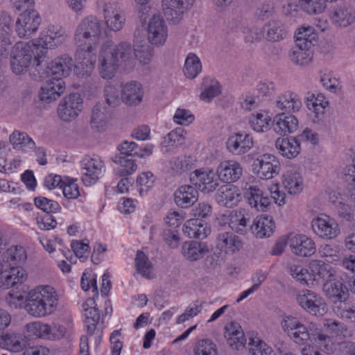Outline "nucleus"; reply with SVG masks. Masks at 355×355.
I'll return each instance as SVG.
<instances>
[{"label":"nucleus","mask_w":355,"mask_h":355,"mask_svg":"<svg viewBox=\"0 0 355 355\" xmlns=\"http://www.w3.org/2000/svg\"><path fill=\"white\" fill-rule=\"evenodd\" d=\"M67 35L65 30L55 25H49L44 33V37L29 41L18 42L15 45L10 60L12 71L16 74L25 72L33 59V64L39 67L44 61L46 49L62 45Z\"/></svg>","instance_id":"obj_1"},{"label":"nucleus","mask_w":355,"mask_h":355,"mask_svg":"<svg viewBox=\"0 0 355 355\" xmlns=\"http://www.w3.org/2000/svg\"><path fill=\"white\" fill-rule=\"evenodd\" d=\"M58 301V295L53 287L40 286L27 294L24 309L29 315L42 318L55 311Z\"/></svg>","instance_id":"obj_2"},{"label":"nucleus","mask_w":355,"mask_h":355,"mask_svg":"<svg viewBox=\"0 0 355 355\" xmlns=\"http://www.w3.org/2000/svg\"><path fill=\"white\" fill-rule=\"evenodd\" d=\"M101 21L94 15L83 18L74 32V41L78 46H97L102 37Z\"/></svg>","instance_id":"obj_3"},{"label":"nucleus","mask_w":355,"mask_h":355,"mask_svg":"<svg viewBox=\"0 0 355 355\" xmlns=\"http://www.w3.org/2000/svg\"><path fill=\"white\" fill-rule=\"evenodd\" d=\"M281 327L294 343L304 345L311 339L313 331L311 327H315V324H311L306 327L298 318L292 315H285L281 321Z\"/></svg>","instance_id":"obj_4"},{"label":"nucleus","mask_w":355,"mask_h":355,"mask_svg":"<svg viewBox=\"0 0 355 355\" xmlns=\"http://www.w3.org/2000/svg\"><path fill=\"white\" fill-rule=\"evenodd\" d=\"M281 166L279 160L272 155L263 154L254 160L252 170L254 174L263 180H270L278 175Z\"/></svg>","instance_id":"obj_5"},{"label":"nucleus","mask_w":355,"mask_h":355,"mask_svg":"<svg viewBox=\"0 0 355 355\" xmlns=\"http://www.w3.org/2000/svg\"><path fill=\"white\" fill-rule=\"evenodd\" d=\"M168 26L160 14H154L149 19L147 27V39L150 45L160 47L168 38Z\"/></svg>","instance_id":"obj_6"},{"label":"nucleus","mask_w":355,"mask_h":355,"mask_svg":"<svg viewBox=\"0 0 355 355\" xmlns=\"http://www.w3.org/2000/svg\"><path fill=\"white\" fill-rule=\"evenodd\" d=\"M119 60L113 53L110 42L104 44L100 50L98 55V69L101 76L104 79L112 78L119 67Z\"/></svg>","instance_id":"obj_7"},{"label":"nucleus","mask_w":355,"mask_h":355,"mask_svg":"<svg viewBox=\"0 0 355 355\" xmlns=\"http://www.w3.org/2000/svg\"><path fill=\"white\" fill-rule=\"evenodd\" d=\"M82 170V181L89 187L94 184L101 177L105 171V164L101 157H85L80 162Z\"/></svg>","instance_id":"obj_8"},{"label":"nucleus","mask_w":355,"mask_h":355,"mask_svg":"<svg viewBox=\"0 0 355 355\" xmlns=\"http://www.w3.org/2000/svg\"><path fill=\"white\" fill-rule=\"evenodd\" d=\"M97 46H78L76 58L75 73L79 77H87L92 73L96 62V49Z\"/></svg>","instance_id":"obj_9"},{"label":"nucleus","mask_w":355,"mask_h":355,"mask_svg":"<svg viewBox=\"0 0 355 355\" xmlns=\"http://www.w3.org/2000/svg\"><path fill=\"white\" fill-rule=\"evenodd\" d=\"M194 2L195 0H162L163 14L169 23L178 24Z\"/></svg>","instance_id":"obj_10"},{"label":"nucleus","mask_w":355,"mask_h":355,"mask_svg":"<svg viewBox=\"0 0 355 355\" xmlns=\"http://www.w3.org/2000/svg\"><path fill=\"white\" fill-rule=\"evenodd\" d=\"M103 13L105 24L110 31L116 32L122 29L125 23V14L118 3H105Z\"/></svg>","instance_id":"obj_11"},{"label":"nucleus","mask_w":355,"mask_h":355,"mask_svg":"<svg viewBox=\"0 0 355 355\" xmlns=\"http://www.w3.org/2000/svg\"><path fill=\"white\" fill-rule=\"evenodd\" d=\"M41 24V18L37 10L23 12L15 23V31L21 38H27L35 33Z\"/></svg>","instance_id":"obj_12"},{"label":"nucleus","mask_w":355,"mask_h":355,"mask_svg":"<svg viewBox=\"0 0 355 355\" xmlns=\"http://www.w3.org/2000/svg\"><path fill=\"white\" fill-rule=\"evenodd\" d=\"M83 98L78 93H73L64 98L58 107V114L64 121L76 119L83 107Z\"/></svg>","instance_id":"obj_13"},{"label":"nucleus","mask_w":355,"mask_h":355,"mask_svg":"<svg viewBox=\"0 0 355 355\" xmlns=\"http://www.w3.org/2000/svg\"><path fill=\"white\" fill-rule=\"evenodd\" d=\"M296 301L302 309L313 315L321 314L320 309L322 311H324L322 298L313 291L309 289L301 291L296 296Z\"/></svg>","instance_id":"obj_14"},{"label":"nucleus","mask_w":355,"mask_h":355,"mask_svg":"<svg viewBox=\"0 0 355 355\" xmlns=\"http://www.w3.org/2000/svg\"><path fill=\"white\" fill-rule=\"evenodd\" d=\"M254 146L253 137L245 132L234 133L226 141L227 149L234 155L247 153Z\"/></svg>","instance_id":"obj_15"},{"label":"nucleus","mask_w":355,"mask_h":355,"mask_svg":"<svg viewBox=\"0 0 355 355\" xmlns=\"http://www.w3.org/2000/svg\"><path fill=\"white\" fill-rule=\"evenodd\" d=\"M312 228L318 236L323 239H332L340 233L339 226L336 220L327 215L313 219Z\"/></svg>","instance_id":"obj_16"},{"label":"nucleus","mask_w":355,"mask_h":355,"mask_svg":"<svg viewBox=\"0 0 355 355\" xmlns=\"http://www.w3.org/2000/svg\"><path fill=\"white\" fill-rule=\"evenodd\" d=\"M190 180L204 193L211 192L218 186L216 174L212 170H196L191 174Z\"/></svg>","instance_id":"obj_17"},{"label":"nucleus","mask_w":355,"mask_h":355,"mask_svg":"<svg viewBox=\"0 0 355 355\" xmlns=\"http://www.w3.org/2000/svg\"><path fill=\"white\" fill-rule=\"evenodd\" d=\"M73 66V60L67 55L55 58L46 68L45 73L48 78L62 79L68 76Z\"/></svg>","instance_id":"obj_18"},{"label":"nucleus","mask_w":355,"mask_h":355,"mask_svg":"<svg viewBox=\"0 0 355 355\" xmlns=\"http://www.w3.org/2000/svg\"><path fill=\"white\" fill-rule=\"evenodd\" d=\"M293 253L300 257H309L315 252V245L313 240L304 234L291 236L288 241Z\"/></svg>","instance_id":"obj_19"},{"label":"nucleus","mask_w":355,"mask_h":355,"mask_svg":"<svg viewBox=\"0 0 355 355\" xmlns=\"http://www.w3.org/2000/svg\"><path fill=\"white\" fill-rule=\"evenodd\" d=\"M332 23L338 27H347L355 23V10L347 4L335 6L330 15Z\"/></svg>","instance_id":"obj_20"},{"label":"nucleus","mask_w":355,"mask_h":355,"mask_svg":"<svg viewBox=\"0 0 355 355\" xmlns=\"http://www.w3.org/2000/svg\"><path fill=\"white\" fill-rule=\"evenodd\" d=\"M65 90V83L62 79L51 78L44 83L40 88V98L45 103L56 100Z\"/></svg>","instance_id":"obj_21"},{"label":"nucleus","mask_w":355,"mask_h":355,"mask_svg":"<svg viewBox=\"0 0 355 355\" xmlns=\"http://www.w3.org/2000/svg\"><path fill=\"white\" fill-rule=\"evenodd\" d=\"M144 96V89L142 85L137 81H130L122 86L121 100L130 106H136L140 104Z\"/></svg>","instance_id":"obj_22"},{"label":"nucleus","mask_w":355,"mask_h":355,"mask_svg":"<svg viewBox=\"0 0 355 355\" xmlns=\"http://www.w3.org/2000/svg\"><path fill=\"white\" fill-rule=\"evenodd\" d=\"M218 178L225 182H235L243 174V167L235 160L222 162L217 168Z\"/></svg>","instance_id":"obj_23"},{"label":"nucleus","mask_w":355,"mask_h":355,"mask_svg":"<svg viewBox=\"0 0 355 355\" xmlns=\"http://www.w3.org/2000/svg\"><path fill=\"white\" fill-rule=\"evenodd\" d=\"M242 246L241 240L233 232H220L216 238V248L225 254H232L239 251Z\"/></svg>","instance_id":"obj_24"},{"label":"nucleus","mask_w":355,"mask_h":355,"mask_svg":"<svg viewBox=\"0 0 355 355\" xmlns=\"http://www.w3.org/2000/svg\"><path fill=\"white\" fill-rule=\"evenodd\" d=\"M0 264V286L4 288L14 286L15 284L24 282L26 279V270L18 266H10L9 270L2 269Z\"/></svg>","instance_id":"obj_25"},{"label":"nucleus","mask_w":355,"mask_h":355,"mask_svg":"<svg viewBox=\"0 0 355 355\" xmlns=\"http://www.w3.org/2000/svg\"><path fill=\"white\" fill-rule=\"evenodd\" d=\"M245 195L249 205L259 211H266L270 207V199L256 186L250 185L245 188Z\"/></svg>","instance_id":"obj_26"},{"label":"nucleus","mask_w":355,"mask_h":355,"mask_svg":"<svg viewBox=\"0 0 355 355\" xmlns=\"http://www.w3.org/2000/svg\"><path fill=\"white\" fill-rule=\"evenodd\" d=\"M184 234L189 238L204 239L211 232L209 225L199 218L187 220L183 225Z\"/></svg>","instance_id":"obj_27"},{"label":"nucleus","mask_w":355,"mask_h":355,"mask_svg":"<svg viewBox=\"0 0 355 355\" xmlns=\"http://www.w3.org/2000/svg\"><path fill=\"white\" fill-rule=\"evenodd\" d=\"M275 227V222L270 216L262 215L257 216L250 226L253 235L258 239L270 236Z\"/></svg>","instance_id":"obj_28"},{"label":"nucleus","mask_w":355,"mask_h":355,"mask_svg":"<svg viewBox=\"0 0 355 355\" xmlns=\"http://www.w3.org/2000/svg\"><path fill=\"white\" fill-rule=\"evenodd\" d=\"M298 127V120L293 114L284 112L276 114L273 119L274 130L279 135L295 132Z\"/></svg>","instance_id":"obj_29"},{"label":"nucleus","mask_w":355,"mask_h":355,"mask_svg":"<svg viewBox=\"0 0 355 355\" xmlns=\"http://www.w3.org/2000/svg\"><path fill=\"white\" fill-rule=\"evenodd\" d=\"M239 189L232 184L223 185L218 189L216 200L221 206L232 207L240 201Z\"/></svg>","instance_id":"obj_30"},{"label":"nucleus","mask_w":355,"mask_h":355,"mask_svg":"<svg viewBox=\"0 0 355 355\" xmlns=\"http://www.w3.org/2000/svg\"><path fill=\"white\" fill-rule=\"evenodd\" d=\"M323 291L325 295L334 302L340 304L346 301L348 297V290L340 280H331L323 284Z\"/></svg>","instance_id":"obj_31"},{"label":"nucleus","mask_w":355,"mask_h":355,"mask_svg":"<svg viewBox=\"0 0 355 355\" xmlns=\"http://www.w3.org/2000/svg\"><path fill=\"white\" fill-rule=\"evenodd\" d=\"M198 198V192L196 188L190 185L180 187L174 193L176 205L182 208L193 205Z\"/></svg>","instance_id":"obj_32"},{"label":"nucleus","mask_w":355,"mask_h":355,"mask_svg":"<svg viewBox=\"0 0 355 355\" xmlns=\"http://www.w3.org/2000/svg\"><path fill=\"white\" fill-rule=\"evenodd\" d=\"M85 324L87 333L92 335L96 329V324L100 319L99 311L96 308V302L94 299H87L83 304Z\"/></svg>","instance_id":"obj_33"},{"label":"nucleus","mask_w":355,"mask_h":355,"mask_svg":"<svg viewBox=\"0 0 355 355\" xmlns=\"http://www.w3.org/2000/svg\"><path fill=\"white\" fill-rule=\"evenodd\" d=\"M185 135L186 132L182 128H178L171 131L163 138L161 143V150L164 153H168L182 146L185 141Z\"/></svg>","instance_id":"obj_34"},{"label":"nucleus","mask_w":355,"mask_h":355,"mask_svg":"<svg viewBox=\"0 0 355 355\" xmlns=\"http://www.w3.org/2000/svg\"><path fill=\"white\" fill-rule=\"evenodd\" d=\"M275 107L280 110L295 112L300 110L302 101L297 94L288 92L277 97Z\"/></svg>","instance_id":"obj_35"},{"label":"nucleus","mask_w":355,"mask_h":355,"mask_svg":"<svg viewBox=\"0 0 355 355\" xmlns=\"http://www.w3.org/2000/svg\"><path fill=\"white\" fill-rule=\"evenodd\" d=\"M275 147L279 154L288 159L295 157L300 150L299 141L295 137L278 138L275 141Z\"/></svg>","instance_id":"obj_36"},{"label":"nucleus","mask_w":355,"mask_h":355,"mask_svg":"<svg viewBox=\"0 0 355 355\" xmlns=\"http://www.w3.org/2000/svg\"><path fill=\"white\" fill-rule=\"evenodd\" d=\"M208 252V247L205 243L197 241L184 242L182 247L183 256L189 261H195L202 258Z\"/></svg>","instance_id":"obj_37"},{"label":"nucleus","mask_w":355,"mask_h":355,"mask_svg":"<svg viewBox=\"0 0 355 355\" xmlns=\"http://www.w3.org/2000/svg\"><path fill=\"white\" fill-rule=\"evenodd\" d=\"M110 110L103 103H97L92 110L90 121L92 128L99 132L104 130L110 118Z\"/></svg>","instance_id":"obj_38"},{"label":"nucleus","mask_w":355,"mask_h":355,"mask_svg":"<svg viewBox=\"0 0 355 355\" xmlns=\"http://www.w3.org/2000/svg\"><path fill=\"white\" fill-rule=\"evenodd\" d=\"M0 343L4 348L14 353L24 351L27 343L24 336L16 333L3 334Z\"/></svg>","instance_id":"obj_39"},{"label":"nucleus","mask_w":355,"mask_h":355,"mask_svg":"<svg viewBox=\"0 0 355 355\" xmlns=\"http://www.w3.org/2000/svg\"><path fill=\"white\" fill-rule=\"evenodd\" d=\"M10 143L14 149L28 153L33 150L35 143L25 132L15 130L9 137Z\"/></svg>","instance_id":"obj_40"},{"label":"nucleus","mask_w":355,"mask_h":355,"mask_svg":"<svg viewBox=\"0 0 355 355\" xmlns=\"http://www.w3.org/2000/svg\"><path fill=\"white\" fill-rule=\"evenodd\" d=\"M113 162L119 166L114 169V173L119 177H127L135 173L137 169L135 160L129 156L116 155Z\"/></svg>","instance_id":"obj_41"},{"label":"nucleus","mask_w":355,"mask_h":355,"mask_svg":"<svg viewBox=\"0 0 355 355\" xmlns=\"http://www.w3.org/2000/svg\"><path fill=\"white\" fill-rule=\"evenodd\" d=\"M265 38L270 42H278L284 40L287 35L284 24L278 20H271L263 28Z\"/></svg>","instance_id":"obj_42"},{"label":"nucleus","mask_w":355,"mask_h":355,"mask_svg":"<svg viewBox=\"0 0 355 355\" xmlns=\"http://www.w3.org/2000/svg\"><path fill=\"white\" fill-rule=\"evenodd\" d=\"M282 184L288 193L295 195L303 189V179L301 175L294 171H286L282 177Z\"/></svg>","instance_id":"obj_43"},{"label":"nucleus","mask_w":355,"mask_h":355,"mask_svg":"<svg viewBox=\"0 0 355 355\" xmlns=\"http://www.w3.org/2000/svg\"><path fill=\"white\" fill-rule=\"evenodd\" d=\"M309 269L314 280L318 281L321 279L324 282H327L335 277L334 271L331 267L320 260L311 261Z\"/></svg>","instance_id":"obj_44"},{"label":"nucleus","mask_w":355,"mask_h":355,"mask_svg":"<svg viewBox=\"0 0 355 355\" xmlns=\"http://www.w3.org/2000/svg\"><path fill=\"white\" fill-rule=\"evenodd\" d=\"M317 43L316 34L312 27H302L295 34V45L300 48L311 49Z\"/></svg>","instance_id":"obj_45"},{"label":"nucleus","mask_w":355,"mask_h":355,"mask_svg":"<svg viewBox=\"0 0 355 355\" xmlns=\"http://www.w3.org/2000/svg\"><path fill=\"white\" fill-rule=\"evenodd\" d=\"M192 158L181 155L172 157L168 162V171L173 175H181L192 168Z\"/></svg>","instance_id":"obj_46"},{"label":"nucleus","mask_w":355,"mask_h":355,"mask_svg":"<svg viewBox=\"0 0 355 355\" xmlns=\"http://www.w3.org/2000/svg\"><path fill=\"white\" fill-rule=\"evenodd\" d=\"M332 203L335 205L338 216L347 220L351 221L355 216V206H351L343 201L341 197H337L335 192L330 194L329 197Z\"/></svg>","instance_id":"obj_47"},{"label":"nucleus","mask_w":355,"mask_h":355,"mask_svg":"<svg viewBox=\"0 0 355 355\" xmlns=\"http://www.w3.org/2000/svg\"><path fill=\"white\" fill-rule=\"evenodd\" d=\"M26 258V252L21 245H12L3 253V261L10 266L21 263Z\"/></svg>","instance_id":"obj_48"},{"label":"nucleus","mask_w":355,"mask_h":355,"mask_svg":"<svg viewBox=\"0 0 355 355\" xmlns=\"http://www.w3.org/2000/svg\"><path fill=\"white\" fill-rule=\"evenodd\" d=\"M202 91L200 95V99L205 101H210L217 96L221 92L219 83L211 78H205L202 83Z\"/></svg>","instance_id":"obj_49"},{"label":"nucleus","mask_w":355,"mask_h":355,"mask_svg":"<svg viewBox=\"0 0 355 355\" xmlns=\"http://www.w3.org/2000/svg\"><path fill=\"white\" fill-rule=\"evenodd\" d=\"M249 218L241 211H234L230 215L229 226L235 232L244 235L248 230Z\"/></svg>","instance_id":"obj_50"},{"label":"nucleus","mask_w":355,"mask_h":355,"mask_svg":"<svg viewBox=\"0 0 355 355\" xmlns=\"http://www.w3.org/2000/svg\"><path fill=\"white\" fill-rule=\"evenodd\" d=\"M113 53L116 54L119 64H126L133 60L135 49L130 43L127 42H120L114 48H112Z\"/></svg>","instance_id":"obj_51"},{"label":"nucleus","mask_w":355,"mask_h":355,"mask_svg":"<svg viewBox=\"0 0 355 355\" xmlns=\"http://www.w3.org/2000/svg\"><path fill=\"white\" fill-rule=\"evenodd\" d=\"M290 60L297 65L308 64L312 60L313 53L311 49H304L297 46L291 49L288 54Z\"/></svg>","instance_id":"obj_52"},{"label":"nucleus","mask_w":355,"mask_h":355,"mask_svg":"<svg viewBox=\"0 0 355 355\" xmlns=\"http://www.w3.org/2000/svg\"><path fill=\"white\" fill-rule=\"evenodd\" d=\"M202 65L200 59L194 53H189L185 60L184 72L189 78H196L201 71Z\"/></svg>","instance_id":"obj_53"},{"label":"nucleus","mask_w":355,"mask_h":355,"mask_svg":"<svg viewBox=\"0 0 355 355\" xmlns=\"http://www.w3.org/2000/svg\"><path fill=\"white\" fill-rule=\"evenodd\" d=\"M270 119L267 114H252L249 117L251 128L257 132H266L269 129Z\"/></svg>","instance_id":"obj_54"},{"label":"nucleus","mask_w":355,"mask_h":355,"mask_svg":"<svg viewBox=\"0 0 355 355\" xmlns=\"http://www.w3.org/2000/svg\"><path fill=\"white\" fill-rule=\"evenodd\" d=\"M135 266L138 273L146 278H150L153 266L148 257L141 251H138L136 254Z\"/></svg>","instance_id":"obj_55"},{"label":"nucleus","mask_w":355,"mask_h":355,"mask_svg":"<svg viewBox=\"0 0 355 355\" xmlns=\"http://www.w3.org/2000/svg\"><path fill=\"white\" fill-rule=\"evenodd\" d=\"M134 56L141 65H149L154 56L153 48L150 44H144L135 49Z\"/></svg>","instance_id":"obj_56"},{"label":"nucleus","mask_w":355,"mask_h":355,"mask_svg":"<svg viewBox=\"0 0 355 355\" xmlns=\"http://www.w3.org/2000/svg\"><path fill=\"white\" fill-rule=\"evenodd\" d=\"M320 349L329 352L332 351V340L331 338L322 333L317 328L312 331L311 339Z\"/></svg>","instance_id":"obj_57"},{"label":"nucleus","mask_w":355,"mask_h":355,"mask_svg":"<svg viewBox=\"0 0 355 355\" xmlns=\"http://www.w3.org/2000/svg\"><path fill=\"white\" fill-rule=\"evenodd\" d=\"M34 203L37 208L46 214L57 213L61 209L58 202L43 196L35 197L34 198Z\"/></svg>","instance_id":"obj_58"},{"label":"nucleus","mask_w":355,"mask_h":355,"mask_svg":"<svg viewBox=\"0 0 355 355\" xmlns=\"http://www.w3.org/2000/svg\"><path fill=\"white\" fill-rule=\"evenodd\" d=\"M300 8L309 15H318L326 8L322 0H299Z\"/></svg>","instance_id":"obj_59"},{"label":"nucleus","mask_w":355,"mask_h":355,"mask_svg":"<svg viewBox=\"0 0 355 355\" xmlns=\"http://www.w3.org/2000/svg\"><path fill=\"white\" fill-rule=\"evenodd\" d=\"M216 345L210 339L199 340L194 347V355H217Z\"/></svg>","instance_id":"obj_60"},{"label":"nucleus","mask_w":355,"mask_h":355,"mask_svg":"<svg viewBox=\"0 0 355 355\" xmlns=\"http://www.w3.org/2000/svg\"><path fill=\"white\" fill-rule=\"evenodd\" d=\"M26 329L31 335L49 340L51 325L42 322H33L26 324Z\"/></svg>","instance_id":"obj_61"},{"label":"nucleus","mask_w":355,"mask_h":355,"mask_svg":"<svg viewBox=\"0 0 355 355\" xmlns=\"http://www.w3.org/2000/svg\"><path fill=\"white\" fill-rule=\"evenodd\" d=\"M248 345L251 355H274L271 347L259 338H250Z\"/></svg>","instance_id":"obj_62"},{"label":"nucleus","mask_w":355,"mask_h":355,"mask_svg":"<svg viewBox=\"0 0 355 355\" xmlns=\"http://www.w3.org/2000/svg\"><path fill=\"white\" fill-rule=\"evenodd\" d=\"M319 254L326 261L334 263L339 260L340 250L335 245L324 244L319 248Z\"/></svg>","instance_id":"obj_63"},{"label":"nucleus","mask_w":355,"mask_h":355,"mask_svg":"<svg viewBox=\"0 0 355 355\" xmlns=\"http://www.w3.org/2000/svg\"><path fill=\"white\" fill-rule=\"evenodd\" d=\"M61 188L64 196L68 199H76L80 196L78 186L74 180L66 178Z\"/></svg>","instance_id":"obj_64"}]
</instances>
